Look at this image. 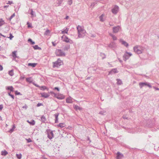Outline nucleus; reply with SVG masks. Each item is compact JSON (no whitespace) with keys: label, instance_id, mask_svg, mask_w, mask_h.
Instances as JSON below:
<instances>
[{"label":"nucleus","instance_id":"1","mask_svg":"<svg viewBox=\"0 0 159 159\" xmlns=\"http://www.w3.org/2000/svg\"><path fill=\"white\" fill-rule=\"evenodd\" d=\"M78 32V38H83L85 35L86 31L84 29L83 27L78 25L77 27Z\"/></svg>","mask_w":159,"mask_h":159},{"label":"nucleus","instance_id":"2","mask_svg":"<svg viewBox=\"0 0 159 159\" xmlns=\"http://www.w3.org/2000/svg\"><path fill=\"white\" fill-rule=\"evenodd\" d=\"M134 50L136 53L139 54L143 52V47L137 45L134 47Z\"/></svg>","mask_w":159,"mask_h":159},{"label":"nucleus","instance_id":"3","mask_svg":"<svg viewBox=\"0 0 159 159\" xmlns=\"http://www.w3.org/2000/svg\"><path fill=\"white\" fill-rule=\"evenodd\" d=\"M53 67H59L61 66L63 64L62 61L61 60L60 58L57 59V60L54 62H53Z\"/></svg>","mask_w":159,"mask_h":159},{"label":"nucleus","instance_id":"4","mask_svg":"<svg viewBox=\"0 0 159 159\" xmlns=\"http://www.w3.org/2000/svg\"><path fill=\"white\" fill-rule=\"evenodd\" d=\"M61 39L63 41L67 43H73L72 40L69 39L67 36L65 35H63L61 37Z\"/></svg>","mask_w":159,"mask_h":159},{"label":"nucleus","instance_id":"5","mask_svg":"<svg viewBox=\"0 0 159 159\" xmlns=\"http://www.w3.org/2000/svg\"><path fill=\"white\" fill-rule=\"evenodd\" d=\"M108 47L109 48L115 50L117 47V45L115 42L111 41L108 44Z\"/></svg>","mask_w":159,"mask_h":159},{"label":"nucleus","instance_id":"6","mask_svg":"<svg viewBox=\"0 0 159 159\" xmlns=\"http://www.w3.org/2000/svg\"><path fill=\"white\" fill-rule=\"evenodd\" d=\"M154 120H148L147 122L146 126L149 128L153 127L154 126Z\"/></svg>","mask_w":159,"mask_h":159},{"label":"nucleus","instance_id":"7","mask_svg":"<svg viewBox=\"0 0 159 159\" xmlns=\"http://www.w3.org/2000/svg\"><path fill=\"white\" fill-rule=\"evenodd\" d=\"M55 53L57 56H65V54L61 50L57 49L55 52Z\"/></svg>","mask_w":159,"mask_h":159},{"label":"nucleus","instance_id":"8","mask_svg":"<svg viewBox=\"0 0 159 159\" xmlns=\"http://www.w3.org/2000/svg\"><path fill=\"white\" fill-rule=\"evenodd\" d=\"M132 54L131 53L126 52L123 56V60L126 61L129 58L130 56H132Z\"/></svg>","mask_w":159,"mask_h":159},{"label":"nucleus","instance_id":"9","mask_svg":"<svg viewBox=\"0 0 159 159\" xmlns=\"http://www.w3.org/2000/svg\"><path fill=\"white\" fill-rule=\"evenodd\" d=\"M139 85L140 88H142L144 86H147L149 88H151L152 86L149 83L147 82H141L139 83Z\"/></svg>","mask_w":159,"mask_h":159},{"label":"nucleus","instance_id":"10","mask_svg":"<svg viewBox=\"0 0 159 159\" xmlns=\"http://www.w3.org/2000/svg\"><path fill=\"white\" fill-rule=\"evenodd\" d=\"M48 137L50 139H52L54 135L53 131L50 130H48L47 131Z\"/></svg>","mask_w":159,"mask_h":159},{"label":"nucleus","instance_id":"11","mask_svg":"<svg viewBox=\"0 0 159 159\" xmlns=\"http://www.w3.org/2000/svg\"><path fill=\"white\" fill-rule=\"evenodd\" d=\"M119 7L117 6H115L112 9V12L114 14H116L119 10Z\"/></svg>","mask_w":159,"mask_h":159},{"label":"nucleus","instance_id":"12","mask_svg":"<svg viewBox=\"0 0 159 159\" xmlns=\"http://www.w3.org/2000/svg\"><path fill=\"white\" fill-rule=\"evenodd\" d=\"M120 27L119 26H115L113 28V32L114 33H117L119 32Z\"/></svg>","mask_w":159,"mask_h":159},{"label":"nucleus","instance_id":"13","mask_svg":"<svg viewBox=\"0 0 159 159\" xmlns=\"http://www.w3.org/2000/svg\"><path fill=\"white\" fill-rule=\"evenodd\" d=\"M32 84L34 85V86H35L36 87H39L40 88V89L42 90H44L46 89V87L45 86H43L40 87L37 84H35L34 82H33L32 83Z\"/></svg>","mask_w":159,"mask_h":159},{"label":"nucleus","instance_id":"14","mask_svg":"<svg viewBox=\"0 0 159 159\" xmlns=\"http://www.w3.org/2000/svg\"><path fill=\"white\" fill-rule=\"evenodd\" d=\"M116 154V159H121L124 157L123 154L120 153L119 152H117Z\"/></svg>","mask_w":159,"mask_h":159},{"label":"nucleus","instance_id":"15","mask_svg":"<svg viewBox=\"0 0 159 159\" xmlns=\"http://www.w3.org/2000/svg\"><path fill=\"white\" fill-rule=\"evenodd\" d=\"M72 99V98L71 97H69L66 99V102L68 103H72L73 102Z\"/></svg>","mask_w":159,"mask_h":159},{"label":"nucleus","instance_id":"16","mask_svg":"<svg viewBox=\"0 0 159 159\" xmlns=\"http://www.w3.org/2000/svg\"><path fill=\"white\" fill-rule=\"evenodd\" d=\"M40 94L41 97H44L45 98H48L49 96V95L48 93H42Z\"/></svg>","mask_w":159,"mask_h":159},{"label":"nucleus","instance_id":"17","mask_svg":"<svg viewBox=\"0 0 159 159\" xmlns=\"http://www.w3.org/2000/svg\"><path fill=\"white\" fill-rule=\"evenodd\" d=\"M6 89L7 90H10L11 92H13L14 91V89L12 86L6 87Z\"/></svg>","mask_w":159,"mask_h":159},{"label":"nucleus","instance_id":"18","mask_svg":"<svg viewBox=\"0 0 159 159\" xmlns=\"http://www.w3.org/2000/svg\"><path fill=\"white\" fill-rule=\"evenodd\" d=\"M120 41L121 43L122 44L124 45L126 47H128L129 46L127 42L122 39H120Z\"/></svg>","mask_w":159,"mask_h":159},{"label":"nucleus","instance_id":"19","mask_svg":"<svg viewBox=\"0 0 159 159\" xmlns=\"http://www.w3.org/2000/svg\"><path fill=\"white\" fill-rule=\"evenodd\" d=\"M57 98L61 100L65 98V96L62 94H57Z\"/></svg>","mask_w":159,"mask_h":159},{"label":"nucleus","instance_id":"20","mask_svg":"<svg viewBox=\"0 0 159 159\" xmlns=\"http://www.w3.org/2000/svg\"><path fill=\"white\" fill-rule=\"evenodd\" d=\"M40 119V120L42 122L45 123L47 121V119L44 115L41 116Z\"/></svg>","mask_w":159,"mask_h":159},{"label":"nucleus","instance_id":"21","mask_svg":"<svg viewBox=\"0 0 159 159\" xmlns=\"http://www.w3.org/2000/svg\"><path fill=\"white\" fill-rule=\"evenodd\" d=\"M16 51H14V52H12V56L13 58V59L15 60H16L15 59L16 58H18V57L16 56Z\"/></svg>","mask_w":159,"mask_h":159},{"label":"nucleus","instance_id":"22","mask_svg":"<svg viewBox=\"0 0 159 159\" xmlns=\"http://www.w3.org/2000/svg\"><path fill=\"white\" fill-rule=\"evenodd\" d=\"M30 14L31 15V17L33 18L36 17V15L35 12L32 9L30 10Z\"/></svg>","mask_w":159,"mask_h":159},{"label":"nucleus","instance_id":"23","mask_svg":"<svg viewBox=\"0 0 159 159\" xmlns=\"http://www.w3.org/2000/svg\"><path fill=\"white\" fill-rule=\"evenodd\" d=\"M63 1V0H58L57 1V5H55V6L56 7L59 6H61V4L62 3Z\"/></svg>","mask_w":159,"mask_h":159},{"label":"nucleus","instance_id":"24","mask_svg":"<svg viewBox=\"0 0 159 159\" xmlns=\"http://www.w3.org/2000/svg\"><path fill=\"white\" fill-rule=\"evenodd\" d=\"M59 115V113H57L55 114L54 116L55 117V123H57L58 122V116Z\"/></svg>","mask_w":159,"mask_h":159},{"label":"nucleus","instance_id":"25","mask_svg":"<svg viewBox=\"0 0 159 159\" xmlns=\"http://www.w3.org/2000/svg\"><path fill=\"white\" fill-rule=\"evenodd\" d=\"M118 72V71L116 69H112L109 72L108 75L111 73H116Z\"/></svg>","mask_w":159,"mask_h":159},{"label":"nucleus","instance_id":"26","mask_svg":"<svg viewBox=\"0 0 159 159\" xmlns=\"http://www.w3.org/2000/svg\"><path fill=\"white\" fill-rule=\"evenodd\" d=\"M26 81L27 82H28L30 83H32V81L33 80L32 79V78L31 77H29L27 78L26 79Z\"/></svg>","mask_w":159,"mask_h":159},{"label":"nucleus","instance_id":"27","mask_svg":"<svg viewBox=\"0 0 159 159\" xmlns=\"http://www.w3.org/2000/svg\"><path fill=\"white\" fill-rule=\"evenodd\" d=\"M69 28H66L65 30H64L62 31H61V33L62 34H64L65 33L67 34L68 32L69 31Z\"/></svg>","mask_w":159,"mask_h":159},{"label":"nucleus","instance_id":"28","mask_svg":"<svg viewBox=\"0 0 159 159\" xmlns=\"http://www.w3.org/2000/svg\"><path fill=\"white\" fill-rule=\"evenodd\" d=\"M70 48V45H67L66 46L63 48L64 51H67Z\"/></svg>","mask_w":159,"mask_h":159},{"label":"nucleus","instance_id":"29","mask_svg":"<svg viewBox=\"0 0 159 159\" xmlns=\"http://www.w3.org/2000/svg\"><path fill=\"white\" fill-rule=\"evenodd\" d=\"M66 125L64 123H60L58 125V126L60 127L61 128H63Z\"/></svg>","mask_w":159,"mask_h":159},{"label":"nucleus","instance_id":"30","mask_svg":"<svg viewBox=\"0 0 159 159\" xmlns=\"http://www.w3.org/2000/svg\"><path fill=\"white\" fill-rule=\"evenodd\" d=\"M33 48L35 50H41V48L39 47L38 45H35L34 46H33Z\"/></svg>","mask_w":159,"mask_h":159},{"label":"nucleus","instance_id":"31","mask_svg":"<svg viewBox=\"0 0 159 159\" xmlns=\"http://www.w3.org/2000/svg\"><path fill=\"white\" fill-rule=\"evenodd\" d=\"M27 122L32 125H34L35 124V122L34 120H32L31 121H29V120H27Z\"/></svg>","mask_w":159,"mask_h":159},{"label":"nucleus","instance_id":"32","mask_svg":"<svg viewBox=\"0 0 159 159\" xmlns=\"http://www.w3.org/2000/svg\"><path fill=\"white\" fill-rule=\"evenodd\" d=\"M37 64V63H29L28 64V66H32V67H35L36 65Z\"/></svg>","mask_w":159,"mask_h":159},{"label":"nucleus","instance_id":"33","mask_svg":"<svg viewBox=\"0 0 159 159\" xmlns=\"http://www.w3.org/2000/svg\"><path fill=\"white\" fill-rule=\"evenodd\" d=\"M50 33V31L49 30H47L45 31V33H44V35H48Z\"/></svg>","mask_w":159,"mask_h":159},{"label":"nucleus","instance_id":"34","mask_svg":"<svg viewBox=\"0 0 159 159\" xmlns=\"http://www.w3.org/2000/svg\"><path fill=\"white\" fill-rule=\"evenodd\" d=\"M8 153V152L5 150L4 151H2V152L1 155L3 156L6 155Z\"/></svg>","mask_w":159,"mask_h":159},{"label":"nucleus","instance_id":"35","mask_svg":"<svg viewBox=\"0 0 159 159\" xmlns=\"http://www.w3.org/2000/svg\"><path fill=\"white\" fill-rule=\"evenodd\" d=\"M8 74L11 76H12L14 75V73L13 72V70H12L9 71L8 72Z\"/></svg>","mask_w":159,"mask_h":159},{"label":"nucleus","instance_id":"36","mask_svg":"<svg viewBox=\"0 0 159 159\" xmlns=\"http://www.w3.org/2000/svg\"><path fill=\"white\" fill-rule=\"evenodd\" d=\"M117 83L118 85H121L122 84V81L120 79H117Z\"/></svg>","mask_w":159,"mask_h":159},{"label":"nucleus","instance_id":"37","mask_svg":"<svg viewBox=\"0 0 159 159\" xmlns=\"http://www.w3.org/2000/svg\"><path fill=\"white\" fill-rule=\"evenodd\" d=\"M74 107L76 110H81V107H79V106H78L77 105H75Z\"/></svg>","mask_w":159,"mask_h":159},{"label":"nucleus","instance_id":"38","mask_svg":"<svg viewBox=\"0 0 159 159\" xmlns=\"http://www.w3.org/2000/svg\"><path fill=\"white\" fill-rule=\"evenodd\" d=\"M103 16L104 15L103 14H102L99 17L100 21L102 22H103L104 20V19L103 18Z\"/></svg>","mask_w":159,"mask_h":159},{"label":"nucleus","instance_id":"39","mask_svg":"<svg viewBox=\"0 0 159 159\" xmlns=\"http://www.w3.org/2000/svg\"><path fill=\"white\" fill-rule=\"evenodd\" d=\"M5 24V22L2 19H0V26H1Z\"/></svg>","mask_w":159,"mask_h":159},{"label":"nucleus","instance_id":"40","mask_svg":"<svg viewBox=\"0 0 159 159\" xmlns=\"http://www.w3.org/2000/svg\"><path fill=\"white\" fill-rule=\"evenodd\" d=\"M28 41L30 42L31 44L32 45H33L35 44V42L34 41H33L32 39H29L28 40Z\"/></svg>","mask_w":159,"mask_h":159},{"label":"nucleus","instance_id":"41","mask_svg":"<svg viewBox=\"0 0 159 159\" xmlns=\"http://www.w3.org/2000/svg\"><path fill=\"white\" fill-rule=\"evenodd\" d=\"M17 158L19 159H20L22 157V155L21 153L16 154Z\"/></svg>","mask_w":159,"mask_h":159},{"label":"nucleus","instance_id":"42","mask_svg":"<svg viewBox=\"0 0 159 159\" xmlns=\"http://www.w3.org/2000/svg\"><path fill=\"white\" fill-rule=\"evenodd\" d=\"M15 13H14L8 18V20H9L11 21V19L13 17H15Z\"/></svg>","mask_w":159,"mask_h":159},{"label":"nucleus","instance_id":"43","mask_svg":"<svg viewBox=\"0 0 159 159\" xmlns=\"http://www.w3.org/2000/svg\"><path fill=\"white\" fill-rule=\"evenodd\" d=\"M51 93L52 95H53V96L57 98V94H56V93H54V92H50Z\"/></svg>","mask_w":159,"mask_h":159},{"label":"nucleus","instance_id":"44","mask_svg":"<svg viewBox=\"0 0 159 159\" xmlns=\"http://www.w3.org/2000/svg\"><path fill=\"white\" fill-rule=\"evenodd\" d=\"M27 25H28V27L29 28H32V24L31 23H30L29 22H28L27 23Z\"/></svg>","mask_w":159,"mask_h":159},{"label":"nucleus","instance_id":"45","mask_svg":"<svg viewBox=\"0 0 159 159\" xmlns=\"http://www.w3.org/2000/svg\"><path fill=\"white\" fill-rule=\"evenodd\" d=\"M73 3L72 0H68V3L70 5H71Z\"/></svg>","mask_w":159,"mask_h":159},{"label":"nucleus","instance_id":"46","mask_svg":"<svg viewBox=\"0 0 159 159\" xmlns=\"http://www.w3.org/2000/svg\"><path fill=\"white\" fill-rule=\"evenodd\" d=\"M15 94L16 95H21L22 94L20 92H18L17 91H15Z\"/></svg>","mask_w":159,"mask_h":159},{"label":"nucleus","instance_id":"47","mask_svg":"<svg viewBox=\"0 0 159 159\" xmlns=\"http://www.w3.org/2000/svg\"><path fill=\"white\" fill-rule=\"evenodd\" d=\"M101 54L102 59H104L106 57V56L104 54L101 53Z\"/></svg>","mask_w":159,"mask_h":159},{"label":"nucleus","instance_id":"48","mask_svg":"<svg viewBox=\"0 0 159 159\" xmlns=\"http://www.w3.org/2000/svg\"><path fill=\"white\" fill-rule=\"evenodd\" d=\"M14 36L12 35V34H10V37H7V38H9L10 40H11L13 38Z\"/></svg>","mask_w":159,"mask_h":159},{"label":"nucleus","instance_id":"49","mask_svg":"<svg viewBox=\"0 0 159 159\" xmlns=\"http://www.w3.org/2000/svg\"><path fill=\"white\" fill-rule=\"evenodd\" d=\"M26 140L27 141V142L28 143H30L32 142V140L30 138H29L28 139H26Z\"/></svg>","mask_w":159,"mask_h":159},{"label":"nucleus","instance_id":"50","mask_svg":"<svg viewBox=\"0 0 159 159\" xmlns=\"http://www.w3.org/2000/svg\"><path fill=\"white\" fill-rule=\"evenodd\" d=\"M25 75H21L20 76V79L21 80H23L25 79Z\"/></svg>","mask_w":159,"mask_h":159},{"label":"nucleus","instance_id":"51","mask_svg":"<svg viewBox=\"0 0 159 159\" xmlns=\"http://www.w3.org/2000/svg\"><path fill=\"white\" fill-rule=\"evenodd\" d=\"M112 37L114 40H117V37L116 36H115L114 35Z\"/></svg>","mask_w":159,"mask_h":159},{"label":"nucleus","instance_id":"52","mask_svg":"<svg viewBox=\"0 0 159 159\" xmlns=\"http://www.w3.org/2000/svg\"><path fill=\"white\" fill-rule=\"evenodd\" d=\"M42 105H43V104L42 103H38L37 104V107H39V106H42Z\"/></svg>","mask_w":159,"mask_h":159},{"label":"nucleus","instance_id":"53","mask_svg":"<svg viewBox=\"0 0 159 159\" xmlns=\"http://www.w3.org/2000/svg\"><path fill=\"white\" fill-rule=\"evenodd\" d=\"M97 3L96 2H92L91 4V6H94Z\"/></svg>","mask_w":159,"mask_h":159},{"label":"nucleus","instance_id":"54","mask_svg":"<svg viewBox=\"0 0 159 159\" xmlns=\"http://www.w3.org/2000/svg\"><path fill=\"white\" fill-rule=\"evenodd\" d=\"M13 3V2L12 1H8V2L7 3V4H12Z\"/></svg>","mask_w":159,"mask_h":159},{"label":"nucleus","instance_id":"55","mask_svg":"<svg viewBox=\"0 0 159 159\" xmlns=\"http://www.w3.org/2000/svg\"><path fill=\"white\" fill-rule=\"evenodd\" d=\"M54 90H57L58 91H59V89L57 87H55L54 89Z\"/></svg>","mask_w":159,"mask_h":159},{"label":"nucleus","instance_id":"56","mask_svg":"<svg viewBox=\"0 0 159 159\" xmlns=\"http://www.w3.org/2000/svg\"><path fill=\"white\" fill-rule=\"evenodd\" d=\"M3 68L2 66L0 65V71H2L3 70Z\"/></svg>","mask_w":159,"mask_h":159},{"label":"nucleus","instance_id":"57","mask_svg":"<svg viewBox=\"0 0 159 159\" xmlns=\"http://www.w3.org/2000/svg\"><path fill=\"white\" fill-rule=\"evenodd\" d=\"M14 129L12 128L9 130V132L10 133H11L14 131Z\"/></svg>","mask_w":159,"mask_h":159},{"label":"nucleus","instance_id":"58","mask_svg":"<svg viewBox=\"0 0 159 159\" xmlns=\"http://www.w3.org/2000/svg\"><path fill=\"white\" fill-rule=\"evenodd\" d=\"M3 107L2 105H0V110H1L2 109Z\"/></svg>","mask_w":159,"mask_h":159},{"label":"nucleus","instance_id":"59","mask_svg":"<svg viewBox=\"0 0 159 159\" xmlns=\"http://www.w3.org/2000/svg\"><path fill=\"white\" fill-rule=\"evenodd\" d=\"M52 44L53 46H55L57 44L56 43H55L54 42H52Z\"/></svg>","mask_w":159,"mask_h":159},{"label":"nucleus","instance_id":"60","mask_svg":"<svg viewBox=\"0 0 159 159\" xmlns=\"http://www.w3.org/2000/svg\"><path fill=\"white\" fill-rule=\"evenodd\" d=\"M153 88L156 90H159V88H156L155 87H153Z\"/></svg>","mask_w":159,"mask_h":159},{"label":"nucleus","instance_id":"61","mask_svg":"<svg viewBox=\"0 0 159 159\" xmlns=\"http://www.w3.org/2000/svg\"><path fill=\"white\" fill-rule=\"evenodd\" d=\"M9 96H11L13 99H14V97L13 95L11 94Z\"/></svg>","mask_w":159,"mask_h":159},{"label":"nucleus","instance_id":"62","mask_svg":"<svg viewBox=\"0 0 159 159\" xmlns=\"http://www.w3.org/2000/svg\"><path fill=\"white\" fill-rule=\"evenodd\" d=\"M27 107V106L26 105H25V106H23L22 108H25V109H26Z\"/></svg>","mask_w":159,"mask_h":159},{"label":"nucleus","instance_id":"63","mask_svg":"<svg viewBox=\"0 0 159 159\" xmlns=\"http://www.w3.org/2000/svg\"><path fill=\"white\" fill-rule=\"evenodd\" d=\"M69 18V16H66V17L65 18V19H66V20H67V19H68Z\"/></svg>","mask_w":159,"mask_h":159},{"label":"nucleus","instance_id":"64","mask_svg":"<svg viewBox=\"0 0 159 159\" xmlns=\"http://www.w3.org/2000/svg\"><path fill=\"white\" fill-rule=\"evenodd\" d=\"M118 60L120 62H121V63L122 62V61L121 60L120 58H118Z\"/></svg>","mask_w":159,"mask_h":159}]
</instances>
